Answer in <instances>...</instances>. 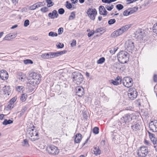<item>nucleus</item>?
<instances>
[{"instance_id":"54","label":"nucleus","mask_w":157,"mask_h":157,"mask_svg":"<svg viewBox=\"0 0 157 157\" xmlns=\"http://www.w3.org/2000/svg\"><path fill=\"white\" fill-rule=\"evenodd\" d=\"M128 10H125L123 12V15L124 16H127L129 15L128 13Z\"/></svg>"},{"instance_id":"40","label":"nucleus","mask_w":157,"mask_h":157,"mask_svg":"<svg viewBox=\"0 0 157 157\" xmlns=\"http://www.w3.org/2000/svg\"><path fill=\"white\" fill-rule=\"evenodd\" d=\"M153 30L154 33L157 34V23L154 25L153 27Z\"/></svg>"},{"instance_id":"62","label":"nucleus","mask_w":157,"mask_h":157,"mask_svg":"<svg viewBox=\"0 0 157 157\" xmlns=\"http://www.w3.org/2000/svg\"><path fill=\"white\" fill-rule=\"evenodd\" d=\"M33 136H38V133L37 132H36V131H35L34 130L33 132Z\"/></svg>"},{"instance_id":"11","label":"nucleus","mask_w":157,"mask_h":157,"mask_svg":"<svg viewBox=\"0 0 157 157\" xmlns=\"http://www.w3.org/2000/svg\"><path fill=\"white\" fill-rule=\"evenodd\" d=\"M145 35V33L142 29H138L136 32L135 37L138 41L141 40Z\"/></svg>"},{"instance_id":"17","label":"nucleus","mask_w":157,"mask_h":157,"mask_svg":"<svg viewBox=\"0 0 157 157\" xmlns=\"http://www.w3.org/2000/svg\"><path fill=\"white\" fill-rule=\"evenodd\" d=\"M0 77L2 80H5L8 78L9 75L6 70H2L0 71Z\"/></svg>"},{"instance_id":"23","label":"nucleus","mask_w":157,"mask_h":157,"mask_svg":"<svg viewBox=\"0 0 157 157\" xmlns=\"http://www.w3.org/2000/svg\"><path fill=\"white\" fill-rule=\"evenodd\" d=\"M112 136L113 141H115V140H116L117 141L120 142L119 140L120 136L117 133L115 132H113L112 134Z\"/></svg>"},{"instance_id":"58","label":"nucleus","mask_w":157,"mask_h":157,"mask_svg":"<svg viewBox=\"0 0 157 157\" xmlns=\"http://www.w3.org/2000/svg\"><path fill=\"white\" fill-rule=\"evenodd\" d=\"M148 133L149 134V136L150 138V139L151 138H152L155 137V135L153 134H152V133H151L149 132H148Z\"/></svg>"},{"instance_id":"12","label":"nucleus","mask_w":157,"mask_h":157,"mask_svg":"<svg viewBox=\"0 0 157 157\" xmlns=\"http://www.w3.org/2000/svg\"><path fill=\"white\" fill-rule=\"evenodd\" d=\"M132 115L129 114H125L120 119L121 123H128L131 121L132 120Z\"/></svg>"},{"instance_id":"6","label":"nucleus","mask_w":157,"mask_h":157,"mask_svg":"<svg viewBox=\"0 0 157 157\" xmlns=\"http://www.w3.org/2000/svg\"><path fill=\"white\" fill-rule=\"evenodd\" d=\"M122 82L124 85L127 88L131 87L133 84L132 79L129 77L124 78L122 79Z\"/></svg>"},{"instance_id":"9","label":"nucleus","mask_w":157,"mask_h":157,"mask_svg":"<svg viewBox=\"0 0 157 157\" xmlns=\"http://www.w3.org/2000/svg\"><path fill=\"white\" fill-rule=\"evenodd\" d=\"M148 152V148L145 146L141 147L137 153V155L139 157H145Z\"/></svg>"},{"instance_id":"28","label":"nucleus","mask_w":157,"mask_h":157,"mask_svg":"<svg viewBox=\"0 0 157 157\" xmlns=\"http://www.w3.org/2000/svg\"><path fill=\"white\" fill-rule=\"evenodd\" d=\"M105 60L104 57H102L100 58L97 61L98 64H101L103 63Z\"/></svg>"},{"instance_id":"10","label":"nucleus","mask_w":157,"mask_h":157,"mask_svg":"<svg viewBox=\"0 0 157 157\" xmlns=\"http://www.w3.org/2000/svg\"><path fill=\"white\" fill-rule=\"evenodd\" d=\"M125 48L127 51L129 52L132 51L135 48V46L133 41L128 40L125 44Z\"/></svg>"},{"instance_id":"63","label":"nucleus","mask_w":157,"mask_h":157,"mask_svg":"<svg viewBox=\"0 0 157 157\" xmlns=\"http://www.w3.org/2000/svg\"><path fill=\"white\" fill-rule=\"evenodd\" d=\"M2 124L3 125H6L8 124L7 120V119H5L3 122H2Z\"/></svg>"},{"instance_id":"44","label":"nucleus","mask_w":157,"mask_h":157,"mask_svg":"<svg viewBox=\"0 0 157 157\" xmlns=\"http://www.w3.org/2000/svg\"><path fill=\"white\" fill-rule=\"evenodd\" d=\"M17 99V97H14L13 98L9 101V103L14 104V103L15 102Z\"/></svg>"},{"instance_id":"20","label":"nucleus","mask_w":157,"mask_h":157,"mask_svg":"<svg viewBox=\"0 0 157 157\" xmlns=\"http://www.w3.org/2000/svg\"><path fill=\"white\" fill-rule=\"evenodd\" d=\"M2 90L3 94H7L8 95H10L11 91L10 86H4L2 88Z\"/></svg>"},{"instance_id":"52","label":"nucleus","mask_w":157,"mask_h":157,"mask_svg":"<svg viewBox=\"0 0 157 157\" xmlns=\"http://www.w3.org/2000/svg\"><path fill=\"white\" fill-rule=\"evenodd\" d=\"M57 47L59 48H62L64 47V44L59 43L58 45H57Z\"/></svg>"},{"instance_id":"57","label":"nucleus","mask_w":157,"mask_h":157,"mask_svg":"<svg viewBox=\"0 0 157 157\" xmlns=\"http://www.w3.org/2000/svg\"><path fill=\"white\" fill-rule=\"evenodd\" d=\"M76 44V42L75 40H73L71 44V46L72 47L75 46Z\"/></svg>"},{"instance_id":"25","label":"nucleus","mask_w":157,"mask_h":157,"mask_svg":"<svg viewBox=\"0 0 157 157\" xmlns=\"http://www.w3.org/2000/svg\"><path fill=\"white\" fill-rule=\"evenodd\" d=\"M93 151V152H92V153L94 152V153L96 155H97L98 154L99 155L101 153V151L98 146L94 147Z\"/></svg>"},{"instance_id":"53","label":"nucleus","mask_w":157,"mask_h":157,"mask_svg":"<svg viewBox=\"0 0 157 157\" xmlns=\"http://www.w3.org/2000/svg\"><path fill=\"white\" fill-rule=\"evenodd\" d=\"M115 80L118 82H120V84L121 83V79L120 77L118 76L115 79Z\"/></svg>"},{"instance_id":"13","label":"nucleus","mask_w":157,"mask_h":157,"mask_svg":"<svg viewBox=\"0 0 157 157\" xmlns=\"http://www.w3.org/2000/svg\"><path fill=\"white\" fill-rule=\"evenodd\" d=\"M150 130L152 132H157V121L155 120L151 121L149 124Z\"/></svg>"},{"instance_id":"24","label":"nucleus","mask_w":157,"mask_h":157,"mask_svg":"<svg viewBox=\"0 0 157 157\" xmlns=\"http://www.w3.org/2000/svg\"><path fill=\"white\" fill-rule=\"evenodd\" d=\"M82 135L80 133L77 134L75 136V138L74 140V141L75 143H79L82 140Z\"/></svg>"},{"instance_id":"21","label":"nucleus","mask_w":157,"mask_h":157,"mask_svg":"<svg viewBox=\"0 0 157 157\" xmlns=\"http://www.w3.org/2000/svg\"><path fill=\"white\" fill-rule=\"evenodd\" d=\"M48 17L51 19H54L57 18L59 16L57 11L56 10H53L52 13H50L48 14Z\"/></svg>"},{"instance_id":"59","label":"nucleus","mask_w":157,"mask_h":157,"mask_svg":"<svg viewBox=\"0 0 157 157\" xmlns=\"http://www.w3.org/2000/svg\"><path fill=\"white\" fill-rule=\"evenodd\" d=\"M23 142L24 144V146H27L29 145L28 140L26 139H25L23 141Z\"/></svg>"},{"instance_id":"51","label":"nucleus","mask_w":157,"mask_h":157,"mask_svg":"<svg viewBox=\"0 0 157 157\" xmlns=\"http://www.w3.org/2000/svg\"><path fill=\"white\" fill-rule=\"evenodd\" d=\"M63 29L62 27L60 28L58 30V33L59 35H60L63 32Z\"/></svg>"},{"instance_id":"29","label":"nucleus","mask_w":157,"mask_h":157,"mask_svg":"<svg viewBox=\"0 0 157 157\" xmlns=\"http://www.w3.org/2000/svg\"><path fill=\"white\" fill-rule=\"evenodd\" d=\"M46 2L47 3V6L48 7H51L54 4V3L51 0H46Z\"/></svg>"},{"instance_id":"46","label":"nucleus","mask_w":157,"mask_h":157,"mask_svg":"<svg viewBox=\"0 0 157 157\" xmlns=\"http://www.w3.org/2000/svg\"><path fill=\"white\" fill-rule=\"evenodd\" d=\"M43 2H39L35 3L36 5V7L38 8L39 7H41L43 5Z\"/></svg>"},{"instance_id":"16","label":"nucleus","mask_w":157,"mask_h":157,"mask_svg":"<svg viewBox=\"0 0 157 157\" xmlns=\"http://www.w3.org/2000/svg\"><path fill=\"white\" fill-rule=\"evenodd\" d=\"M76 91V94L77 95L80 97H82L84 94V89L81 86H77L75 89Z\"/></svg>"},{"instance_id":"38","label":"nucleus","mask_w":157,"mask_h":157,"mask_svg":"<svg viewBox=\"0 0 157 157\" xmlns=\"http://www.w3.org/2000/svg\"><path fill=\"white\" fill-rule=\"evenodd\" d=\"M14 106V104L9 102V104L7 105L6 108L9 109H11L13 108Z\"/></svg>"},{"instance_id":"15","label":"nucleus","mask_w":157,"mask_h":157,"mask_svg":"<svg viewBox=\"0 0 157 157\" xmlns=\"http://www.w3.org/2000/svg\"><path fill=\"white\" fill-rule=\"evenodd\" d=\"M112 67L114 69H118L122 71H123L125 69L124 65L122 63L120 64L117 62L114 63L112 65Z\"/></svg>"},{"instance_id":"2","label":"nucleus","mask_w":157,"mask_h":157,"mask_svg":"<svg viewBox=\"0 0 157 157\" xmlns=\"http://www.w3.org/2000/svg\"><path fill=\"white\" fill-rule=\"evenodd\" d=\"M128 53L124 51L120 52L117 55L118 60L122 64L126 63L128 60Z\"/></svg>"},{"instance_id":"3","label":"nucleus","mask_w":157,"mask_h":157,"mask_svg":"<svg viewBox=\"0 0 157 157\" xmlns=\"http://www.w3.org/2000/svg\"><path fill=\"white\" fill-rule=\"evenodd\" d=\"M131 26V25L128 24L123 26L114 31L112 34L111 36L113 37H117L121 35L123 33L127 30Z\"/></svg>"},{"instance_id":"33","label":"nucleus","mask_w":157,"mask_h":157,"mask_svg":"<svg viewBox=\"0 0 157 157\" xmlns=\"http://www.w3.org/2000/svg\"><path fill=\"white\" fill-rule=\"evenodd\" d=\"M116 21L114 19H109L108 21V23L109 25H112L115 23Z\"/></svg>"},{"instance_id":"45","label":"nucleus","mask_w":157,"mask_h":157,"mask_svg":"<svg viewBox=\"0 0 157 157\" xmlns=\"http://www.w3.org/2000/svg\"><path fill=\"white\" fill-rule=\"evenodd\" d=\"M104 30H105V29H104V28H98V29H97L96 30L95 32H96V33H100V32L104 31H105Z\"/></svg>"},{"instance_id":"55","label":"nucleus","mask_w":157,"mask_h":157,"mask_svg":"<svg viewBox=\"0 0 157 157\" xmlns=\"http://www.w3.org/2000/svg\"><path fill=\"white\" fill-rule=\"evenodd\" d=\"M23 89V86H18L17 87V90L19 92H20Z\"/></svg>"},{"instance_id":"60","label":"nucleus","mask_w":157,"mask_h":157,"mask_svg":"<svg viewBox=\"0 0 157 157\" xmlns=\"http://www.w3.org/2000/svg\"><path fill=\"white\" fill-rule=\"evenodd\" d=\"M153 80L155 82H157V75H154L153 76Z\"/></svg>"},{"instance_id":"4","label":"nucleus","mask_w":157,"mask_h":157,"mask_svg":"<svg viewBox=\"0 0 157 157\" xmlns=\"http://www.w3.org/2000/svg\"><path fill=\"white\" fill-rule=\"evenodd\" d=\"M72 77L74 82L77 85L82 83L83 80V76L78 72H75L72 73Z\"/></svg>"},{"instance_id":"39","label":"nucleus","mask_w":157,"mask_h":157,"mask_svg":"<svg viewBox=\"0 0 157 157\" xmlns=\"http://www.w3.org/2000/svg\"><path fill=\"white\" fill-rule=\"evenodd\" d=\"M66 7L68 9H71L72 7V6L71 4L68 1H67L66 2Z\"/></svg>"},{"instance_id":"48","label":"nucleus","mask_w":157,"mask_h":157,"mask_svg":"<svg viewBox=\"0 0 157 157\" xmlns=\"http://www.w3.org/2000/svg\"><path fill=\"white\" fill-rule=\"evenodd\" d=\"M151 141L152 142L154 145H155V144H156L157 139L155 137L152 138H151Z\"/></svg>"},{"instance_id":"35","label":"nucleus","mask_w":157,"mask_h":157,"mask_svg":"<svg viewBox=\"0 0 157 157\" xmlns=\"http://www.w3.org/2000/svg\"><path fill=\"white\" fill-rule=\"evenodd\" d=\"M58 35L56 33L53 32H50L48 33V36H57Z\"/></svg>"},{"instance_id":"31","label":"nucleus","mask_w":157,"mask_h":157,"mask_svg":"<svg viewBox=\"0 0 157 157\" xmlns=\"http://www.w3.org/2000/svg\"><path fill=\"white\" fill-rule=\"evenodd\" d=\"M18 78L22 82H24L26 79V76L25 75H21L18 77Z\"/></svg>"},{"instance_id":"37","label":"nucleus","mask_w":157,"mask_h":157,"mask_svg":"<svg viewBox=\"0 0 157 157\" xmlns=\"http://www.w3.org/2000/svg\"><path fill=\"white\" fill-rule=\"evenodd\" d=\"M93 132L94 134H97L98 133L99 129L97 127H95L93 129Z\"/></svg>"},{"instance_id":"49","label":"nucleus","mask_w":157,"mask_h":157,"mask_svg":"<svg viewBox=\"0 0 157 157\" xmlns=\"http://www.w3.org/2000/svg\"><path fill=\"white\" fill-rule=\"evenodd\" d=\"M29 24V20L27 19L25 20L24 22V25L25 27H27Z\"/></svg>"},{"instance_id":"64","label":"nucleus","mask_w":157,"mask_h":157,"mask_svg":"<svg viewBox=\"0 0 157 157\" xmlns=\"http://www.w3.org/2000/svg\"><path fill=\"white\" fill-rule=\"evenodd\" d=\"M135 12V11L134 10H132L130 11H129L128 13H129V15H130V14H131Z\"/></svg>"},{"instance_id":"5","label":"nucleus","mask_w":157,"mask_h":157,"mask_svg":"<svg viewBox=\"0 0 157 157\" xmlns=\"http://www.w3.org/2000/svg\"><path fill=\"white\" fill-rule=\"evenodd\" d=\"M128 95L130 99L133 100L137 97V92L135 88H130L128 91Z\"/></svg>"},{"instance_id":"7","label":"nucleus","mask_w":157,"mask_h":157,"mask_svg":"<svg viewBox=\"0 0 157 157\" xmlns=\"http://www.w3.org/2000/svg\"><path fill=\"white\" fill-rule=\"evenodd\" d=\"M86 13L90 19L94 20L97 12L96 9L89 8L87 10Z\"/></svg>"},{"instance_id":"30","label":"nucleus","mask_w":157,"mask_h":157,"mask_svg":"<svg viewBox=\"0 0 157 157\" xmlns=\"http://www.w3.org/2000/svg\"><path fill=\"white\" fill-rule=\"evenodd\" d=\"M75 17V14L74 12H72L71 13L69 17V20H71L74 19Z\"/></svg>"},{"instance_id":"42","label":"nucleus","mask_w":157,"mask_h":157,"mask_svg":"<svg viewBox=\"0 0 157 157\" xmlns=\"http://www.w3.org/2000/svg\"><path fill=\"white\" fill-rule=\"evenodd\" d=\"M58 13L62 15L65 12V10L63 8H60L58 10Z\"/></svg>"},{"instance_id":"14","label":"nucleus","mask_w":157,"mask_h":157,"mask_svg":"<svg viewBox=\"0 0 157 157\" xmlns=\"http://www.w3.org/2000/svg\"><path fill=\"white\" fill-rule=\"evenodd\" d=\"M67 52L66 50H63L57 52H50V59L54 58L59 56L63 54H65Z\"/></svg>"},{"instance_id":"56","label":"nucleus","mask_w":157,"mask_h":157,"mask_svg":"<svg viewBox=\"0 0 157 157\" xmlns=\"http://www.w3.org/2000/svg\"><path fill=\"white\" fill-rule=\"evenodd\" d=\"M105 8L108 11H110L112 10V8L110 7V6L107 5H105Z\"/></svg>"},{"instance_id":"47","label":"nucleus","mask_w":157,"mask_h":157,"mask_svg":"<svg viewBox=\"0 0 157 157\" xmlns=\"http://www.w3.org/2000/svg\"><path fill=\"white\" fill-rule=\"evenodd\" d=\"M36 5L35 3L33 5L30 6L29 8V10H35L37 8L36 6Z\"/></svg>"},{"instance_id":"22","label":"nucleus","mask_w":157,"mask_h":157,"mask_svg":"<svg viewBox=\"0 0 157 157\" xmlns=\"http://www.w3.org/2000/svg\"><path fill=\"white\" fill-rule=\"evenodd\" d=\"M17 33H10L7 35L4 38L5 40H9V38L11 37L12 38H14L17 36Z\"/></svg>"},{"instance_id":"26","label":"nucleus","mask_w":157,"mask_h":157,"mask_svg":"<svg viewBox=\"0 0 157 157\" xmlns=\"http://www.w3.org/2000/svg\"><path fill=\"white\" fill-rule=\"evenodd\" d=\"M41 57L44 59H50V52L42 54L41 55Z\"/></svg>"},{"instance_id":"41","label":"nucleus","mask_w":157,"mask_h":157,"mask_svg":"<svg viewBox=\"0 0 157 157\" xmlns=\"http://www.w3.org/2000/svg\"><path fill=\"white\" fill-rule=\"evenodd\" d=\"M111 83H112L113 85H116V86H117V85L120 84V82H118L117 81H115V80H111Z\"/></svg>"},{"instance_id":"50","label":"nucleus","mask_w":157,"mask_h":157,"mask_svg":"<svg viewBox=\"0 0 157 157\" xmlns=\"http://www.w3.org/2000/svg\"><path fill=\"white\" fill-rule=\"evenodd\" d=\"M48 10V8L46 7H44V8H42L40 9L41 11L42 12L44 13L46 12Z\"/></svg>"},{"instance_id":"19","label":"nucleus","mask_w":157,"mask_h":157,"mask_svg":"<svg viewBox=\"0 0 157 157\" xmlns=\"http://www.w3.org/2000/svg\"><path fill=\"white\" fill-rule=\"evenodd\" d=\"M99 14L101 15H106L108 12L105 10L104 7L103 6H100L99 7Z\"/></svg>"},{"instance_id":"32","label":"nucleus","mask_w":157,"mask_h":157,"mask_svg":"<svg viewBox=\"0 0 157 157\" xmlns=\"http://www.w3.org/2000/svg\"><path fill=\"white\" fill-rule=\"evenodd\" d=\"M24 63L25 64H32L33 63V61L31 59H27L24 60Z\"/></svg>"},{"instance_id":"34","label":"nucleus","mask_w":157,"mask_h":157,"mask_svg":"<svg viewBox=\"0 0 157 157\" xmlns=\"http://www.w3.org/2000/svg\"><path fill=\"white\" fill-rule=\"evenodd\" d=\"M118 49V48L117 47H115L114 48L110 50L109 52L112 54H114L115 53Z\"/></svg>"},{"instance_id":"8","label":"nucleus","mask_w":157,"mask_h":157,"mask_svg":"<svg viewBox=\"0 0 157 157\" xmlns=\"http://www.w3.org/2000/svg\"><path fill=\"white\" fill-rule=\"evenodd\" d=\"M46 151L49 154L52 155L57 154L59 153V150L57 147L54 145L48 146L46 148Z\"/></svg>"},{"instance_id":"36","label":"nucleus","mask_w":157,"mask_h":157,"mask_svg":"<svg viewBox=\"0 0 157 157\" xmlns=\"http://www.w3.org/2000/svg\"><path fill=\"white\" fill-rule=\"evenodd\" d=\"M116 8L119 10H122L124 8V6L121 4H119L116 6Z\"/></svg>"},{"instance_id":"43","label":"nucleus","mask_w":157,"mask_h":157,"mask_svg":"<svg viewBox=\"0 0 157 157\" xmlns=\"http://www.w3.org/2000/svg\"><path fill=\"white\" fill-rule=\"evenodd\" d=\"M27 97V95L25 94H23L22 95L20 99L22 101H24L26 100V98Z\"/></svg>"},{"instance_id":"61","label":"nucleus","mask_w":157,"mask_h":157,"mask_svg":"<svg viewBox=\"0 0 157 157\" xmlns=\"http://www.w3.org/2000/svg\"><path fill=\"white\" fill-rule=\"evenodd\" d=\"M94 33V31H91L89 32L88 34V37H90L91 36H92V35H93Z\"/></svg>"},{"instance_id":"27","label":"nucleus","mask_w":157,"mask_h":157,"mask_svg":"<svg viewBox=\"0 0 157 157\" xmlns=\"http://www.w3.org/2000/svg\"><path fill=\"white\" fill-rule=\"evenodd\" d=\"M35 126H33L32 127L29 128L28 129V132H29V134L31 137L33 136V132L34 130L33 128H35Z\"/></svg>"},{"instance_id":"1","label":"nucleus","mask_w":157,"mask_h":157,"mask_svg":"<svg viewBox=\"0 0 157 157\" xmlns=\"http://www.w3.org/2000/svg\"><path fill=\"white\" fill-rule=\"evenodd\" d=\"M40 75L35 72H32L29 75V83L33 86L38 84L40 81Z\"/></svg>"},{"instance_id":"18","label":"nucleus","mask_w":157,"mask_h":157,"mask_svg":"<svg viewBox=\"0 0 157 157\" xmlns=\"http://www.w3.org/2000/svg\"><path fill=\"white\" fill-rule=\"evenodd\" d=\"M131 128L134 132L137 131L140 129V125L138 123L133 122Z\"/></svg>"}]
</instances>
